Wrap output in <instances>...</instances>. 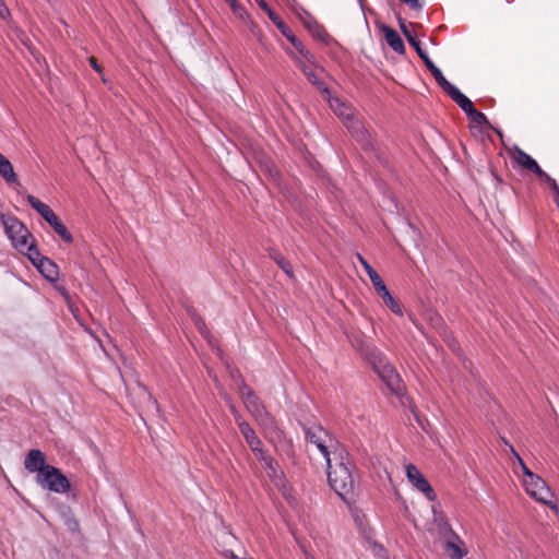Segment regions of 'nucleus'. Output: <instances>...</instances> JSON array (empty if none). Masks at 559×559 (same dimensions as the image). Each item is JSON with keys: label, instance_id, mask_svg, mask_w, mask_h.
<instances>
[{"label": "nucleus", "instance_id": "1", "mask_svg": "<svg viewBox=\"0 0 559 559\" xmlns=\"http://www.w3.org/2000/svg\"><path fill=\"white\" fill-rule=\"evenodd\" d=\"M328 480L333 490L342 498L353 493L356 478L355 465L345 450H334L333 456L326 460Z\"/></svg>", "mask_w": 559, "mask_h": 559}, {"label": "nucleus", "instance_id": "2", "mask_svg": "<svg viewBox=\"0 0 559 559\" xmlns=\"http://www.w3.org/2000/svg\"><path fill=\"white\" fill-rule=\"evenodd\" d=\"M239 394L245 407L260 426L264 436L266 438L277 436L278 428L276 420L266 409L259 396L245 383L239 388Z\"/></svg>", "mask_w": 559, "mask_h": 559}, {"label": "nucleus", "instance_id": "3", "mask_svg": "<svg viewBox=\"0 0 559 559\" xmlns=\"http://www.w3.org/2000/svg\"><path fill=\"white\" fill-rule=\"evenodd\" d=\"M4 231L12 246L26 255L36 247L35 240L26 226L14 216L1 215Z\"/></svg>", "mask_w": 559, "mask_h": 559}, {"label": "nucleus", "instance_id": "4", "mask_svg": "<svg viewBox=\"0 0 559 559\" xmlns=\"http://www.w3.org/2000/svg\"><path fill=\"white\" fill-rule=\"evenodd\" d=\"M369 359L388 388L394 393H400L402 390L400 376L393 366L388 362L386 358L374 348L370 352Z\"/></svg>", "mask_w": 559, "mask_h": 559}, {"label": "nucleus", "instance_id": "5", "mask_svg": "<svg viewBox=\"0 0 559 559\" xmlns=\"http://www.w3.org/2000/svg\"><path fill=\"white\" fill-rule=\"evenodd\" d=\"M36 483L43 489L56 492L66 493L70 490L69 479L61 473V471L52 465L47 466L46 471L37 474Z\"/></svg>", "mask_w": 559, "mask_h": 559}, {"label": "nucleus", "instance_id": "6", "mask_svg": "<svg viewBox=\"0 0 559 559\" xmlns=\"http://www.w3.org/2000/svg\"><path fill=\"white\" fill-rule=\"evenodd\" d=\"M522 483L528 496L534 498L536 501L550 506L551 508H556V504H552L554 495L550 488L537 474L531 473L528 476L523 477Z\"/></svg>", "mask_w": 559, "mask_h": 559}, {"label": "nucleus", "instance_id": "7", "mask_svg": "<svg viewBox=\"0 0 559 559\" xmlns=\"http://www.w3.org/2000/svg\"><path fill=\"white\" fill-rule=\"evenodd\" d=\"M305 433L306 439L318 448L325 461L333 456L334 450H340L337 442L321 426L309 427Z\"/></svg>", "mask_w": 559, "mask_h": 559}, {"label": "nucleus", "instance_id": "8", "mask_svg": "<svg viewBox=\"0 0 559 559\" xmlns=\"http://www.w3.org/2000/svg\"><path fill=\"white\" fill-rule=\"evenodd\" d=\"M330 106L343 119L344 124L358 141H362L366 138V130L361 121L353 116L352 109L340 98L330 99Z\"/></svg>", "mask_w": 559, "mask_h": 559}, {"label": "nucleus", "instance_id": "9", "mask_svg": "<svg viewBox=\"0 0 559 559\" xmlns=\"http://www.w3.org/2000/svg\"><path fill=\"white\" fill-rule=\"evenodd\" d=\"M406 477L412 486L423 492L429 501H435L437 499L433 488L424 474L414 464L406 465Z\"/></svg>", "mask_w": 559, "mask_h": 559}, {"label": "nucleus", "instance_id": "10", "mask_svg": "<svg viewBox=\"0 0 559 559\" xmlns=\"http://www.w3.org/2000/svg\"><path fill=\"white\" fill-rule=\"evenodd\" d=\"M28 259L36 266V269L46 277L47 280L53 282L57 280L59 270L56 263H53L50 259L44 257L35 247L28 254Z\"/></svg>", "mask_w": 559, "mask_h": 559}, {"label": "nucleus", "instance_id": "11", "mask_svg": "<svg viewBox=\"0 0 559 559\" xmlns=\"http://www.w3.org/2000/svg\"><path fill=\"white\" fill-rule=\"evenodd\" d=\"M236 424L255 457L260 454L262 455L265 452L263 443L251 426L241 416L236 418Z\"/></svg>", "mask_w": 559, "mask_h": 559}, {"label": "nucleus", "instance_id": "12", "mask_svg": "<svg viewBox=\"0 0 559 559\" xmlns=\"http://www.w3.org/2000/svg\"><path fill=\"white\" fill-rule=\"evenodd\" d=\"M460 108L469 117V119L476 124L488 123L487 117L477 111L468 97H466L461 91L452 98Z\"/></svg>", "mask_w": 559, "mask_h": 559}, {"label": "nucleus", "instance_id": "13", "mask_svg": "<svg viewBox=\"0 0 559 559\" xmlns=\"http://www.w3.org/2000/svg\"><path fill=\"white\" fill-rule=\"evenodd\" d=\"M24 466L29 473L41 474L49 466L46 464V455L38 449H32L25 456Z\"/></svg>", "mask_w": 559, "mask_h": 559}, {"label": "nucleus", "instance_id": "14", "mask_svg": "<svg viewBox=\"0 0 559 559\" xmlns=\"http://www.w3.org/2000/svg\"><path fill=\"white\" fill-rule=\"evenodd\" d=\"M512 158L520 167L530 170L536 176L545 175V171L539 167L537 162L520 147L514 148Z\"/></svg>", "mask_w": 559, "mask_h": 559}, {"label": "nucleus", "instance_id": "15", "mask_svg": "<svg viewBox=\"0 0 559 559\" xmlns=\"http://www.w3.org/2000/svg\"><path fill=\"white\" fill-rule=\"evenodd\" d=\"M426 67L435 78L436 82L451 98H453L460 92V90L455 85L450 83L444 78L442 71L430 59H427Z\"/></svg>", "mask_w": 559, "mask_h": 559}, {"label": "nucleus", "instance_id": "16", "mask_svg": "<svg viewBox=\"0 0 559 559\" xmlns=\"http://www.w3.org/2000/svg\"><path fill=\"white\" fill-rule=\"evenodd\" d=\"M257 459L263 463L264 468L266 471L267 476L270 479L278 485L282 481L283 478V472L280 468L278 463L276 460H274L272 456L267 454V452H263V454L258 455Z\"/></svg>", "mask_w": 559, "mask_h": 559}, {"label": "nucleus", "instance_id": "17", "mask_svg": "<svg viewBox=\"0 0 559 559\" xmlns=\"http://www.w3.org/2000/svg\"><path fill=\"white\" fill-rule=\"evenodd\" d=\"M384 38L388 45L396 52L403 53L405 51L404 43L397 32L389 26L383 27Z\"/></svg>", "mask_w": 559, "mask_h": 559}, {"label": "nucleus", "instance_id": "18", "mask_svg": "<svg viewBox=\"0 0 559 559\" xmlns=\"http://www.w3.org/2000/svg\"><path fill=\"white\" fill-rule=\"evenodd\" d=\"M296 60L298 61V67L301 69V71L307 76L309 82L316 85L322 93L329 94V88L324 85V83L320 80L316 71L312 69L313 66H308L299 59Z\"/></svg>", "mask_w": 559, "mask_h": 559}, {"label": "nucleus", "instance_id": "19", "mask_svg": "<svg viewBox=\"0 0 559 559\" xmlns=\"http://www.w3.org/2000/svg\"><path fill=\"white\" fill-rule=\"evenodd\" d=\"M0 175L9 183L17 182V176L13 169L11 162L0 153Z\"/></svg>", "mask_w": 559, "mask_h": 559}, {"label": "nucleus", "instance_id": "20", "mask_svg": "<svg viewBox=\"0 0 559 559\" xmlns=\"http://www.w3.org/2000/svg\"><path fill=\"white\" fill-rule=\"evenodd\" d=\"M29 205L45 219L51 212H53L47 204L43 203L36 197L28 194L26 197Z\"/></svg>", "mask_w": 559, "mask_h": 559}, {"label": "nucleus", "instance_id": "21", "mask_svg": "<svg viewBox=\"0 0 559 559\" xmlns=\"http://www.w3.org/2000/svg\"><path fill=\"white\" fill-rule=\"evenodd\" d=\"M384 305L395 314L403 316V310L397 300L391 295L388 290L384 294L380 295Z\"/></svg>", "mask_w": 559, "mask_h": 559}, {"label": "nucleus", "instance_id": "22", "mask_svg": "<svg viewBox=\"0 0 559 559\" xmlns=\"http://www.w3.org/2000/svg\"><path fill=\"white\" fill-rule=\"evenodd\" d=\"M240 21H242L245 24H247L251 31V33L255 36H258V27L257 25L251 21L248 12L246 9L240 5L239 8H236V11L233 12Z\"/></svg>", "mask_w": 559, "mask_h": 559}, {"label": "nucleus", "instance_id": "23", "mask_svg": "<svg viewBox=\"0 0 559 559\" xmlns=\"http://www.w3.org/2000/svg\"><path fill=\"white\" fill-rule=\"evenodd\" d=\"M289 56L293 60L298 64L296 59L301 60L304 63L308 66H316V58L308 49H301L300 53L296 55L294 52H289Z\"/></svg>", "mask_w": 559, "mask_h": 559}, {"label": "nucleus", "instance_id": "24", "mask_svg": "<svg viewBox=\"0 0 559 559\" xmlns=\"http://www.w3.org/2000/svg\"><path fill=\"white\" fill-rule=\"evenodd\" d=\"M445 549L452 559H462L466 555V551L455 543H447Z\"/></svg>", "mask_w": 559, "mask_h": 559}, {"label": "nucleus", "instance_id": "25", "mask_svg": "<svg viewBox=\"0 0 559 559\" xmlns=\"http://www.w3.org/2000/svg\"><path fill=\"white\" fill-rule=\"evenodd\" d=\"M369 280L372 283L373 288L378 293V295H382L389 289L386 288L384 282L382 281L381 276L374 272L373 274L369 275Z\"/></svg>", "mask_w": 559, "mask_h": 559}, {"label": "nucleus", "instance_id": "26", "mask_svg": "<svg viewBox=\"0 0 559 559\" xmlns=\"http://www.w3.org/2000/svg\"><path fill=\"white\" fill-rule=\"evenodd\" d=\"M53 230L63 241L68 243H71L73 241L71 233L68 230V228L62 222L55 226Z\"/></svg>", "mask_w": 559, "mask_h": 559}, {"label": "nucleus", "instance_id": "27", "mask_svg": "<svg viewBox=\"0 0 559 559\" xmlns=\"http://www.w3.org/2000/svg\"><path fill=\"white\" fill-rule=\"evenodd\" d=\"M277 265L284 271V273L288 277L292 278L294 276L293 266L289 263V261H287L285 258H280V260H277Z\"/></svg>", "mask_w": 559, "mask_h": 559}, {"label": "nucleus", "instance_id": "28", "mask_svg": "<svg viewBox=\"0 0 559 559\" xmlns=\"http://www.w3.org/2000/svg\"><path fill=\"white\" fill-rule=\"evenodd\" d=\"M357 260L360 263V265L364 267V270L366 271L368 276L373 274L374 272H377L360 253H357Z\"/></svg>", "mask_w": 559, "mask_h": 559}, {"label": "nucleus", "instance_id": "29", "mask_svg": "<svg viewBox=\"0 0 559 559\" xmlns=\"http://www.w3.org/2000/svg\"><path fill=\"white\" fill-rule=\"evenodd\" d=\"M270 20L276 25L282 34L289 28L277 14H271Z\"/></svg>", "mask_w": 559, "mask_h": 559}, {"label": "nucleus", "instance_id": "30", "mask_svg": "<svg viewBox=\"0 0 559 559\" xmlns=\"http://www.w3.org/2000/svg\"><path fill=\"white\" fill-rule=\"evenodd\" d=\"M544 179L550 187L551 191L556 194L559 192V187L554 178H551L548 174L545 173L543 176H538Z\"/></svg>", "mask_w": 559, "mask_h": 559}, {"label": "nucleus", "instance_id": "31", "mask_svg": "<svg viewBox=\"0 0 559 559\" xmlns=\"http://www.w3.org/2000/svg\"><path fill=\"white\" fill-rule=\"evenodd\" d=\"M515 460L523 473V477L525 476H528L531 473H533L527 466L526 464L524 463L523 459L521 457V455L519 453H515Z\"/></svg>", "mask_w": 559, "mask_h": 559}, {"label": "nucleus", "instance_id": "32", "mask_svg": "<svg viewBox=\"0 0 559 559\" xmlns=\"http://www.w3.org/2000/svg\"><path fill=\"white\" fill-rule=\"evenodd\" d=\"M515 460L523 473V477L525 476H528L531 473H533L527 466L526 464L524 463L523 459L521 457V455L519 453H515Z\"/></svg>", "mask_w": 559, "mask_h": 559}, {"label": "nucleus", "instance_id": "33", "mask_svg": "<svg viewBox=\"0 0 559 559\" xmlns=\"http://www.w3.org/2000/svg\"><path fill=\"white\" fill-rule=\"evenodd\" d=\"M45 221L52 227V229L55 228V226H57L59 223H61V221L59 219V217L56 215L55 212H51L46 218Z\"/></svg>", "mask_w": 559, "mask_h": 559}, {"label": "nucleus", "instance_id": "34", "mask_svg": "<svg viewBox=\"0 0 559 559\" xmlns=\"http://www.w3.org/2000/svg\"><path fill=\"white\" fill-rule=\"evenodd\" d=\"M401 2L405 3L413 10H419L423 8V3L420 0H400Z\"/></svg>", "mask_w": 559, "mask_h": 559}, {"label": "nucleus", "instance_id": "35", "mask_svg": "<svg viewBox=\"0 0 559 559\" xmlns=\"http://www.w3.org/2000/svg\"><path fill=\"white\" fill-rule=\"evenodd\" d=\"M259 7L267 14L271 19V14H276L264 0H255Z\"/></svg>", "mask_w": 559, "mask_h": 559}, {"label": "nucleus", "instance_id": "36", "mask_svg": "<svg viewBox=\"0 0 559 559\" xmlns=\"http://www.w3.org/2000/svg\"><path fill=\"white\" fill-rule=\"evenodd\" d=\"M415 49L419 57L424 60L425 64L427 63V59H429L428 55L420 48L419 44L415 46Z\"/></svg>", "mask_w": 559, "mask_h": 559}, {"label": "nucleus", "instance_id": "37", "mask_svg": "<svg viewBox=\"0 0 559 559\" xmlns=\"http://www.w3.org/2000/svg\"><path fill=\"white\" fill-rule=\"evenodd\" d=\"M282 35L285 36L290 43H295L297 39L290 28H287Z\"/></svg>", "mask_w": 559, "mask_h": 559}, {"label": "nucleus", "instance_id": "38", "mask_svg": "<svg viewBox=\"0 0 559 559\" xmlns=\"http://www.w3.org/2000/svg\"><path fill=\"white\" fill-rule=\"evenodd\" d=\"M9 15V11L5 4L0 0V17L5 19Z\"/></svg>", "mask_w": 559, "mask_h": 559}, {"label": "nucleus", "instance_id": "39", "mask_svg": "<svg viewBox=\"0 0 559 559\" xmlns=\"http://www.w3.org/2000/svg\"><path fill=\"white\" fill-rule=\"evenodd\" d=\"M400 27H401L403 34L407 38L411 35V32L407 29V26H406L405 22L402 19H400Z\"/></svg>", "mask_w": 559, "mask_h": 559}, {"label": "nucleus", "instance_id": "40", "mask_svg": "<svg viewBox=\"0 0 559 559\" xmlns=\"http://www.w3.org/2000/svg\"><path fill=\"white\" fill-rule=\"evenodd\" d=\"M292 45L295 47L298 53H300L301 49L306 48L298 38L296 39L295 43H292Z\"/></svg>", "mask_w": 559, "mask_h": 559}, {"label": "nucleus", "instance_id": "41", "mask_svg": "<svg viewBox=\"0 0 559 559\" xmlns=\"http://www.w3.org/2000/svg\"><path fill=\"white\" fill-rule=\"evenodd\" d=\"M225 1L229 4L233 12L236 11V8H239L241 5L240 3H238L237 0H225Z\"/></svg>", "mask_w": 559, "mask_h": 559}, {"label": "nucleus", "instance_id": "42", "mask_svg": "<svg viewBox=\"0 0 559 559\" xmlns=\"http://www.w3.org/2000/svg\"><path fill=\"white\" fill-rule=\"evenodd\" d=\"M88 61H90V64L93 67V69H95L97 72H102L100 67L98 66V63L94 57H91L88 59Z\"/></svg>", "mask_w": 559, "mask_h": 559}, {"label": "nucleus", "instance_id": "43", "mask_svg": "<svg viewBox=\"0 0 559 559\" xmlns=\"http://www.w3.org/2000/svg\"><path fill=\"white\" fill-rule=\"evenodd\" d=\"M195 324L198 325L199 330L204 333L203 331V328H204V322L201 320V319H195Z\"/></svg>", "mask_w": 559, "mask_h": 559}, {"label": "nucleus", "instance_id": "44", "mask_svg": "<svg viewBox=\"0 0 559 559\" xmlns=\"http://www.w3.org/2000/svg\"><path fill=\"white\" fill-rule=\"evenodd\" d=\"M407 40L409 41V44L412 46H417L419 43L414 38V36L411 34L408 37H407Z\"/></svg>", "mask_w": 559, "mask_h": 559}, {"label": "nucleus", "instance_id": "45", "mask_svg": "<svg viewBox=\"0 0 559 559\" xmlns=\"http://www.w3.org/2000/svg\"><path fill=\"white\" fill-rule=\"evenodd\" d=\"M503 442H504V444H506V445H508V447H509L510 452H511V453H512V455L515 457V453H518V452L515 451V449L513 448V445H512V444H510L507 440H503Z\"/></svg>", "mask_w": 559, "mask_h": 559}, {"label": "nucleus", "instance_id": "46", "mask_svg": "<svg viewBox=\"0 0 559 559\" xmlns=\"http://www.w3.org/2000/svg\"><path fill=\"white\" fill-rule=\"evenodd\" d=\"M230 411H231V413L234 414L235 419H236L238 416H240V415L238 414V412H237V409H236V407H235L234 405H230Z\"/></svg>", "mask_w": 559, "mask_h": 559}, {"label": "nucleus", "instance_id": "47", "mask_svg": "<svg viewBox=\"0 0 559 559\" xmlns=\"http://www.w3.org/2000/svg\"><path fill=\"white\" fill-rule=\"evenodd\" d=\"M272 258L277 263V260H280V258H283V257L280 253L275 252L274 254H272Z\"/></svg>", "mask_w": 559, "mask_h": 559}, {"label": "nucleus", "instance_id": "48", "mask_svg": "<svg viewBox=\"0 0 559 559\" xmlns=\"http://www.w3.org/2000/svg\"><path fill=\"white\" fill-rule=\"evenodd\" d=\"M555 202L559 209V192L555 194Z\"/></svg>", "mask_w": 559, "mask_h": 559}, {"label": "nucleus", "instance_id": "49", "mask_svg": "<svg viewBox=\"0 0 559 559\" xmlns=\"http://www.w3.org/2000/svg\"><path fill=\"white\" fill-rule=\"evenodd\" d=\"M231 559H252V558H240L238 556H236L235 554H231Z\"/></svg>", "mask_w": 559, "mask_h": 559}, {"label": "nucleus", "instance_id": "50", "mask_svg": "<svg viewBox=\"0 0 559 559\" xmlns=\"http://www.w3.org/2000/svg\"><path fill=\"white\" fill-rule=\"evenodd\" d=\"M449 346L455 350L456 349V346H455V343L454 342H449Z\"/></svg>", "mask_w": 559, "mask_h": 559}]
</instances>
